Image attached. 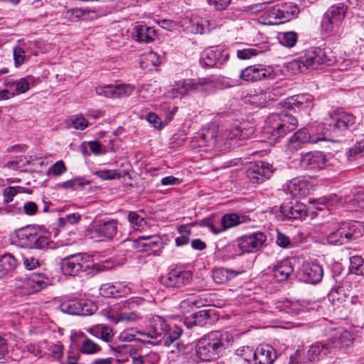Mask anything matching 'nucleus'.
Masks as SVG:
<instances>
[{"label":"nucleus","instance_id":"nucleus-1","mask_svg":"<svg viewBox=\"0 0 364 364\" xmlns=\"http://www.w3.org/2000/svg\"><path fill=\"white\" fill-rule=\"evenodd\" d=\"M330 61L324 49L314 47L306 50L299 58L288 63L287 68L291 73L296 75L319 69Z\"/></svg>","mask_w":364,"mask_h":364},{"label":"nucleus","instance_id":"nucleus-2","mask_svg":"<svg viewBox=\"0 0 364 364\" xmlns=\"http://www.w3.org/2000/svg\"><path fill=\"white\" fill-rule=\"evenodd\" d=\"M348 6L343 3L331 5L323 14L321 21V31L323 34L341 39L344 36V20Z\"/></svg>","mask_w":364,"mask_h":364},{"label":"nucleus","instance_id":"nucleus-3","mask_svg":"<svg viewBox=\"0 0 364 364\" xmlns=\"http://www.w3.org/2000/svg\"><path fill=\"white\" fill-rule=\"evenodd\" d=\"M230 341L228 332L212 331L202 337L196 346L198 357L203 361L218 358Z\"/></svg>","mask_w":364,"mask_h":364},{"label":"nucleus","instance_id":"nucleus-4","mask_svg":"<svg viewBox=\"0 0 364 364\" xmlns=\"http://www.w3.org/2000/svg\"><path fill=\"white\" fill-rule=\"evenodd\" d=\"M355 124V117L353 114L343 110H336L318 126V131H321L322 135L325 134L329 137L323 139L324 141H334L333 135H344Z\"/></svg>","mask_w":364,"mask_h":364},{"label":"nucleus","instance_id":"nucleus-5","mask_svg":"<svg viewBox=\"0 0 364 364\" xmlns=\"http://www.w3.org/2000/svg\"><path fill=\"white\" fill-rule=\"evenodd\" d=\"M297 126V119L289 113L282 112L278 114H272L266 121L263 135L270 142H276L288 132L294 130Z\"/></svg>","mask_w":364,"mask_h":364},{"label":"nucleus","instance_id":"nucleus-6","mask_svg":"<svg viewBox=\"0 0 364 364\" xmlns=\"http://www.w3.org/2000/svg\"><path fill=\"white\" fill-rule=\"evenodd\" d=\"M20 246L28 249H45L50 245V239L37 225H27L15 231Z\"/></svg>","mask_w":364,"mask_h":364},{"label":"nucleus","instance_id":"nucleus-7","mask_svg":"<svg viewBox=\"0 0 364 364\" xmlns=\"http://www.w3.org/2000/svg\"><path fill=\"white\" fill-rule=\"evenodd\" d=\"M363 225L358 221L343 222L338 224L331 232L327 240L330 244L342 245L362 236Z\"/></svg>","mask_w":364,"mask_h":364},{"label":"nucleus","instance_id":"nucleus-8","mask_svg":"<svg viewBox=\"0 0 364 364\" xmlns=\"http://www.w3.org/2000/svg\"><path fill=\"white\" fill-rule=\"evenodd\" d=\"M118 221L115 219L101 220L92 224L87 230L86 236L91 240L100 242L110 240L117 235Z\"/></svg>","mask_w":364,"mask_h":364},{"label":"nucleus","instance_id":"nucleus-9","mask_svg":"<svg viewBox=\"0 0 364 364\" xmlns=\"http://www.w3.org/2000/svg\"><path fill=\"white\" fill-rule=\"evenodd\" d=\"M61 265L65 274L75 276L82 272L90 274L93 264L88 255L79 253L63 259Z\"/></svg>","mask_w":364,"mask_h":364},{"label":"nucleus","instance_id":"nucleus-10","mask_svg":"<svg viewBox=\"0 0 364 364\" xmlns=\"http://www.w3.org/2000/svg\"><path fill=\"white\" fill-rule=\"evenodd\" d=\"M329 139V137L325 134L322 135L321 131H318V127L315 130L312 128L311 133H309L306 129H301L289 139L287 148L291 151H296L301 149L305 143L316 144L319 141H324L323 139Z\"/></svg>","mask_w":364,"mask_h":364},{"label":"nucleus","instance_id":"nucleus-11","mask_svg":"<svg viewBox=\"0 0 364 364\" xmlns=\"http://www.w3.org/2000/svg\"><path fill=\"white\" fill-rule=\"evenodd\" d=\"M118 362H124L128 360V356H131L133 364H157L159 360V356L156 353L150 352L144 355L132 356L134 348L131 345L124 344L117 346L113 348Z\"/></svg>","mask_w":364,"mask_h":364},{"label":"nucleus","instance_id":"nucleus-12","mask_svg":"<svg viewBox=\"0 0 364 364\" xmlns=\"http://www.w3.org/2000/svg\"><path fill=\"white\" fill-rule=\"evenodd\" d=\"M254 128L245 123L236 126L234 129H227L221 133V141H224V149H229L240 146L238 140L248 139L254 134Z\"/></svg>","mask_w":364,"mask_h":364},{"label":"nucleus","instance_id":"nucleus-13","mask_svg":"<svg viewBox=\"0 0 364 364\" xmlns=\"http://www.w3.org/2000/svg\"><path fill=\"white\" fill-rule=\"evenodd\" d=\"M228 58V50L220 46H213L200 54V63L204 67L218 66L225 63Z\"/></svg>","mask_w":364,"mask_h":364},{"label":"nucleus","instance_id":"nucleus-14","mask_svg":"<svg viewBox=\"0 0 364 364\" xmlns=\"http://www.w3.org/2000/svg\"><path fill=\"white\" fill-rule=\"evenodd\" d=\"M276 76L274 68L262 65H252L242 70L240 78L246 82H255L264 79H274Z\"/></svg>","mask_w":364,"mask_h":364},{"label":"nucleus","instance_id":"nucleus-15","mask_svg":"<svg viewBox=\"0 0 364 364\" xmlns=\"http://www.w3.org/2000/svg\"><path fill=\"white\" fill-rule=\"evenodd\" d=\"M326 155L321 151H309L301 154L299 164L307 171L317 172L323 169L327 164Z\"/></svg>","mask_w":364,"mask_h":364},{"label":"nucleus","instance_id":"nucleus-16","mask_svg":"<svg viewBox=\"0 0 364 364\" xmlns=\"http://www.w3.org/2000/svg\"><path fill=\"white\" fill-rule=\"evenodd\" d=\"M272 173V166L260 161L252 164L247 170L246 174L252 183L259 184L269 178Z\"/></svg>","mask_w":364,"mask_h":364},{"label":"nucleus","instance_id":"nucleus-17","mask_svg":"<svg viewBox=\"0 0 364 364\" xmlns=\"http://www.w3.org/2000/svg\"><path fill=\"white\" fill-rule=\"evenodd\" d=\"M32 353L36 356L41 358L47 356L55 360H60L64 354L63 345L60 341L56 343H47L46 341L41 342L37 346H32Z\"/></svg>","mask_w":364,"mask_h":364},{"label":"nucleus","instance_id":"nucleus-18","mask_svg":"<svg viewBox=\"0 0 364 364\" xmlns=\"http://www.w3.org/2000/svg\"><path fill=\"white\" fill-rule=\"evenodd\" d=\"M299 13V9L296 4L284 2L272 6L269 11V16L284 23L296 17Z\"/></svg>","mask_w":364,"mask_h":364},{"label":"nucleus","instance_id":"nucleus-19","mask_svg":"<svg viewBox=\"0 0 364 364\" xmlns=\"http://www.w3.org/2000/svg\"><path fill=\"white\" fill-rule=\"evenodd\" d=\"M193 142H196L198 146H214L218 144L220 147L224 149V141H221V134L217 135V129L211 127L205 130H203L193 137Z\"/></svg>","mask_w":364,"mask_h":364},{"label":"nucleus","instance_id":"nucleus-20","mask_svg":"<svg viewBox=\"0 0 364 364\" xmlns=\"http://www.w3.org/2000/svg\"><path fill=\"white\" fill-rule=\"evenodd\" d=\"M239 246L244 252H253L258 250L267 240L266 235L261 232L243 235L238 238Z\"/></svg>","mask_w":364,"mask_h":364},{"label":"nucleus","instance_id":"nucleus-21","mask_svg":"<svg viewBox=\"0 0 364 364\" xmlns=\"http://www.w3.org/2000/svg\"><path fill=\"white\" fill-rule=\"evenodd\" d=\"M191 279L192 274L189 271L173 269L161 277V283L168 287H179L189 283Z\"/></svg>","mask_w":364,"mask_h":364},{"label":"nucleus","instance_id":"nucleus-22","mask_svg":"<svg viewBox=\"0 0 364 364\" xmlns=\"http://www.w3.org/2000/svg\"><path fill=\"white\" fill-rule=\"evenodd\" d=\"M301 273L302 279L307 283L317 284L323 278V269L322 267L313 262H306L303 264Z\"/></svg>","mask_w":364,"mask_h":364},{"label":"nucleus","instance_id":"nucleus-23","mask_svg":"<svg viewBox=\"0 0 364 364\" xmlns=\"http://www.w3.org/2000/svg\"><path fill=\"white\" fill-rule=\"evenodd\" d=\"M282 214L288 220H304L307 216L306 206L301 203L288 202L280 207Z\"/></svg>","mask_w":364,"mask_h":364},{"label":"nucleus","instance_id":"nucleus-24","mask_svg":"<svg viewBox=\"0 0 364 364\" xmlns=\"http://www.w3.org/2000/svg\"><path fill=\"white\" fill-rule=\"evenodd\" d=\"M185 83L188 95L206 93L215 86V82L210 77L185 80Z\"/></svg>","mask_w":364,"mask_h":364},{"label":"nucleus","instance_id":"nucleus-25","mask_svg":"<svg viewBox=\"0 0 364 364\" xmlns=\"http://www.w3.org/2000/svg\"><path fill=\"white\" fill-rule=\"evenodd\" d=\"M132 246L141 252L155 253L162 247L161 239L157 235L141 236L133 241Z\"/></svg>","mask_w":364,"mask_h":364},{"label":"nucleus","instance_id":"nucleus-26","mask_svg":"<svg viewBox=\"0 0 364 364\" xmlns=\"http://www.w3.org/2000/svg\"><path fill=\"white\" fill-rule=\"evenodd\" d=\"M313 188V184L306 178H294L287 183V190L295 198L308 196Z\"/></svg>","mask_w":364,"mask_h":364},{"label":"nucleus","instance_id":"nucleus-27","mask_svg":"<svg viewBox=\"0 0 364 364\" xmlns=\"http://www.w3.org/2000/svg\"><path fill=\"white\" fill-rule=\"evenodd\" d=\"M309 203L318 210H323L324 209L331 210L340 207L343 202L338 196L331 194L319 198L316 200H309Z\"/></svg>","mask_w":364,"mask_h":364},{"label":"nucleus","instance_id":"nucleus-28","mask_svg":"<svg viewBox=\"0 0 364 364\" xmlns=\"http://www.w3.org/2000/svg\"><path fill=\"white\" fill-rule=\"evenodd\" d=\"M254 355L255 364H272L277 358L274 348L269 345L258 346Z\"/></svg>","mask_w":364,"mask_h":364},{"label":"nucleus","instance_id":"nucleus-29","mask_svg":"<svg viewBox=\"0 0 364 364\" xmlns=\"http://www.w3.org/2000/svg\"><path fill=\"white\" fill-rule=\"evenodd\" d=\"M331 348L330 342H316L312 344L306 351L309 362L318 361L323 358L330 352Z\"/></svg>","mask_w":364,"mask_h":364},{"label":"nucleus","instance_id":"nucleus-30","mask_svg":"<svg viewBox=\"0 0 364 364\" xmlns=\"http://www.w3.org/2000/svg\"><path fill=\"white\" fill-rule=\"evenodd\" d=\"M314 101V97L309 94H300L292 96L286 100L280 105L282 107L288 109H292L295 107L305 108L311 107Z\"/></svg>","mask_w":364,"mask_h":364},{"label":"nucleus","instance_id":"nucleus-31","mask_svg":"<svg viewBox=\"0 0 364 364\" xmlns=\"http://www.w3.org/2000/svg\"><path fill=\"white\" fill-rule=\"evenodd\" d=\"M222 228H216L213 223L208 225V228L214 234H218L225 230L235 227L241 223L240 217L236 213H227L221 218Z\"/></svg>","mask_w":364,"mask_h":364},{"label":"nucleus","instance_id":"nucleus-32","mask_svg":"<svg viewBox=\"0 0 364 364\" xmlns=\"http://www.w3.org/2000/svg\"><path fill=\"white\" fill-rule=\"evenodd\" d=\"M94 337L101 339L105 343H109L113 340V329L105 324H97L86 329Z\"/></svg>","mask_w":364,"mask_h":364},{"label":"nucleus","instance_id":"nucleus-33","mask_svg":"<svg viewBox=\"0 0 364 364\" xmlns=\"http://www.w3.org/2000/svg\"><path fill=\"white\" fill-rule=\"evenodd\" d=\"M188 26L187 29L190 33L194 34H203L207 32H210L215 28L213 23L210 21L200 19L198 18H192L189 20Z\"/></svg>","mask_w":364,"mask_h":364},{"label":"nucleus","instance_id":"nucleus-34","mask_svg":"<svg viewBox=\"0 0 364 364\" xmlns=\"http://www.w3.org/2000/svg\"><path fill=\"white\" fill-rule=\"evenodd\" d=\"M85 303L77 300L70 299L62 302L60 305V311L71 315H85Z\"/></svg>","mask_w":364,"mask_h":364},{"label":"nucleus","instance_id":"nucleus-35","mask_svg":"<svg viewBox=\"0 0 364 364\" xmlns=\"http://www.w3.org/2000/svg\"><path fill=\"white\" fill-rule=\"evenodd\" d=\"M133 30V38L138 42L150 43L156 33L153 28L145 25H136Z\"/></svg>","mask_w":364,"mask_h":364},{"label":"nucleus","instance_id":"nucleus-36","mask_svg":"<svg viewBox=\"0 0 364 364\" xmlns=\"http://www.w3.org/2000/svg\"><path fill=\"white\" fill-rule=\"evenodd\" d=\"M294 268L289 260H284L278 263L273 269L274 277L279 282L287 280L293 273Z\"/></svg>","mask_w":364,"mask_h":364},{"label":"nucleus","instance_id":"nucleus-37","mask_svg":"<svg viewBox=\"0 0 364 364\" xmlns=\"http://www.w3.org/2000/svg\"><path fill=\"white\" fill-rule=\"evenodd\" d=\"M80 336L82 340L80 343L79 350L82 354L94 355L102 350L101 346L88 338L84 333H80Z\"/></svg>","mask_w":364,"mask_h":364},{"label":"nucleus","instance_id":"nucleus-38","mask_svg":"<svg viewBox=\"0 0 364 364\" xmlns=\"http://www.w3.org/2000/svg\"><path fill=\"white\" fill-rule=\"evenodd\" d=\"M238 273L234 270L225 268H215L212 273L214 282L218 284H223L234 279Z\"/></svg>","mask_w":364,"mask_h":364},{"label":"nucleus","instance_id":"nucleus-39","mask_svg":"<svg viewBox=\"0 0 364 364\" xmlns=\"http://www.w3.org/2000/svg\"><path fill=\"white\" fill-rule=\"evenodd\" d=\"M17 266V261L10 254H6L0 258V278L12 272Z\"/></svg>","mask_w":364,"mask_h":364},{"label":"nucleus","instance_id":"nucleus-40","mask_svg":"<svg viewBox=\"0 0 364 364\" xmlns=\"http://www.w3.org/2000/svg\"><path fill=\"white\" fill-rule=\"evenodd\" d=\"M153 328L151 330L154 334H156L157 341L159 343L163 340V338L166 335L168 330L170 328L169 325L165 318L161 316H156L154 318Z\"/></svg>","mask_w":364,"mask_h":364},{"label":"nucleus","instance_id":"nucleus-41","mask_svg":"<svg viewBox=\"0 0 364 364\" xmlns=\"http://www.w3.org/2000/svg\"><path fill=\"white\" fill-rule=\"evenodd\" d=\"M26 282L32 287L35 291H38L50 284L51 279L45 274H32Z\"/></svg>","mask_w":364,"mask_h":364},{"label":"nucleus","instance_id":"nucleus-42","mask_svg":"<svg viewBox=\"0 0 364 364\" xmlns=\"http://www.w3.org/2000/svg\"><path fill=\"white\" fill-rule=\"evenodd\" d=\"M166 97L168 99L174 100L182 98L188 95L185 80L176 82L172 87L166 92Z\"/></svg>","mask_w":364,"mask_h":364},{"label":"nucleus","instance_id":"nucleus-43","mask_svg":"<svg viewBox=\"0 0 364 364\" xmlns=\"http://www.w3.org/2000/svg\"><path fill=\"white\" fill-rule=\"evenodd\" d=\"M281 311L293 316L299 315L306 311V307L299 301H291L287 300L279 306Z\"/></svg>","mask_w":364,"mask_h":364},{"label":"nucleus","instance_id":"nucleus-44","mask_svg":"<svg viewBox=\"0 0 364 364\" xmlns=\"http://www.w3.org/2000/svg\"><path fill=\"white\" fill-rule=\"evenodd\" d=\"M139 63L142 69H147L150 66L154 67L160 63V57L154 51L147 52L141 55Z\"/></svg>","mask_w":364,"mask_h":364},{"label":"nucleus","instance_id":"nucleus-45","mask_svg":"<svg viewBox=\"0 0 364 364\" xmlns=\"http://www.w3.org/2000/svg\"><path fill=\"white\" fill-rule=\"evenodd\" d=\"M223 257L226 259H232L237 256L241 255L243 252L239 246V240H237V242H232L228 243L221 250H220Z\"/></svg>","mask_w":364,"mask_h":364},{"label":"nucleus","instance_id":"nucleus-46","mask_svg":"<svg viewBox=\"0 0 364 364\" xmlns=\"http://www.w3.org/2000/svg\"><path fill=\"white\" fill-rule=\"evenodd\" d=\"M203 305L202 299L196 294H191L181 301L180 309L182 311H188L190 308L193 306L200 307Z\"/></svg>","mask_w":364,"mask_h":364},{"label":"nucleus","instance_id":"nucleus-47","mask_svg":"<svg viewBox=\"0 0 364 364\" xmlns=\"http://www.w3.org/2000/svg\"><path fill=\"white\" fill-rule=\"evenodd\" d=\"M352 336L350 333L346 330H341L339 331V337L336 341L332 343L331 347H338V348H346L349 346L352 343Z\"/></svg>","mask_w":364,"mask_h":364},{"label":"nucleus","instance_id":"nucleus-48","mask_svg":"<svg viewBox=\"0 0 364 364\" xmlns=\"http://www.w3.org/2000/svg\"><path fill=\"white\" fill-rule=\"evenodd\" d=\"M255 350L249 346H241L235 350V355L247 364L255 360Z\"/></svg>","mask_w":364,"mask_h":364},{"label":"nucleus","instance_id":"nucleus-49","mask_svg":"<svg viewBox=\"0 0 364 364\" xmlns=\"http://www.w3.org/2000/svg\"><path fill=\"white\" fill-rule=\"evenodd\" d=\"M117 84L99 86L96 88L98 95L109 98H117Z\"/></svg>","mask_w":364,"mask_h":364},{"label":"nucleus","instance_id":"nucleus-50","mask_svg":"<svg viewBox=\"0 0 364 364\" xmlns=\"http://www.w3.org/2000/svg\"><path fill=\"white\" fill-rule=\"evenodd\" d=\"M89 183V181L84 178H75L63 182L61 184V187L65 189L78 190L82 188L85 186Z\"/></svg>","mask_w":364,"mask_h":364},{"label":"nucleus","instance_id":"nucleus-51","mask_svg":"<svg viewBox=\"0 0 364 364\" xmlns=\"http://www.w3.org/2000/svg\"><path fill=\"white\" fill-rule=\"evenodd\" d=\"M38 158L36 156H17L15 159L16 163L18 166V171H28L31 166L33 165L35 160H37Z\"/></svg>","mask_w":364,"mask_h":364},{"label":"nucleus","instance_id":"nucleus-52","mask_svg":"<svg viewBox=\"0 0 364 364\" xmlns=\"http://www.w3.org/2000/svg\"><path fill=\"white\" fill-rule=\"evenodd\" d=\"M212 311L211 310H200L198 312L193 314L195 318V323L197 326H203L210 323L211 318Z\"/></svg>","mask_w":364,"mask_h":364},{"label":"nucleus","instance_id":"nucleus-53","mask_svg":"<svg viewBox=\"0 0 364 364\" xmlns=\"http://www.w3.org/2000/svg\"><path fill=\"white\" fill-rule=\"evenodd\" d=\"M136 341L151 344H158L156 334L149 329L147 332L137 331Z\"/></svg>","mask_w":364,"mask_h":364},{"label":"nucleus","instance_id":"nucleus-54","mask_svg":"<svg viewBox=\"0 0 364 364\" xmlns=\"http://www.w3.org/2000/svg\"><path fill=\"white\" fill-rule=\"evenodd\" d=\"M361 154L364 155V139L357 142L347 153L349 161L356 160Z\"/></svg>","mask_w":364,"mask_h":364},{"label":"nucleus","instance_id":"nucleus-55","mask_svg":"<svg viewBox=\"0 0 364 364\" xmlns=\"http://www.w3.org/2000/svg\"><path fill=\"white\" fill-rule=\"evenodd\" d=\"M13 58L16 68L23 65L26 60V53L24 49L20 46H16L13 48Z\"/></svg>","mask_w":364,"mask_h":364},{"label":"nucleus","instance_id":"nucleus-56","mask_svg":"<svg viewBox=\"0 0 364 364\" xmlns=\"http://www.w3.org/2000/svg\"><path fill=\"white\" fill-rule=\"evenodd\" d=\"M67 171L65 163L60 160L56 161L47 171V175L60 176Z\"/></svg>","mask_w":364,"mask_h":364},{"label":"nucleus","instance_id":"nucleus-57","mask_svg":"<svg viewBox=\"0 0 364 364\" xmlns=\"http://www.w3.org/2000/svg\"><path fill=\"white\" fill-rule=\"evenodd\" d=\"M308 363L306 352L299 349L290 355L289 360V364H306Z\"/></svg>","mask_w":364,"mask_h":364},{"label":"nucleus","instance_id":"nucleus-58","mask_svg":"<svg viewBox=\"0 0 364 364\" xmlns=\"http://www.w3.org/2000/svg\"><path fill=\"white\" fill-rule=\"evenodd\" d=\"M128 220L132 224L133 228L136 230H141L146 225L144 219L135 212H130L129 213Z\"/></svg>","mask_w":364,"mask_h":364},{"label":"nucleus","instance_id":"nucleus-59","mask_svg":"<svg viewBox=\"0 0 364 364\" xmlns=\"http://www.w3.org/2000/svg\"><path fill=\"white\" fill-rule=\"evenodd\" d=\"M100 290V294L104 296L117 297L119 296V294H117V282L114 284L107 283L102 284Z\"/></svg>","mask_w":364,"mask_h":364},{"label":"nucleus","instance_id":"nucleus-60","mask_svg":"<svg viewBox=\"0 0 364 364\" xmlns=\"http://www.w3.org/2000/svg\"><path fill=\"white\" fill-rule=\"evenodd\" d=\"M297 41V34L294 31H289L282 33V36L280 38L281 43L289 48L294 46Z\"/></svg>","mask_w":364,"mask_h":364},{"label":"nucleus","instance_id":"nucleus-61","mask_svg":"<svg viewBox=\"0 0 364 364\" xmlns=\"http://www.w3.org/2000/svg\"><path fill=\"white\" fill-rule=\"evenodd\" d=\"M31 76L21 78L19 80L12 82V85H15L16 91L18 93H25L29 90L30 80H32Z\"/></svg>","mask_w":364,"mask_h":364},{"label":"nucleus","instance_id":"nucleus-62","mask_svg":"<svg viewBox=\"0 0 364 364\" xmlns=\"http://www.w3.org/2000/svg\"><path fill=\"white\" fill-rule=\"evenodd\" d=\"M95 175L102 180H112L122 176V174L116 170H100L97 171Z\"/></svg>","mask_w":364,"mask_h":364},{"label":"nucleus","instance_id":"nucleus-63","mask_svg":"<svg viewBox=\"0 0 364 364\" xmlns=\"http://www.w3.org/2000/svg\"><path fill=\"white\" fill-rule=\"evenodd\" d=\"M181 334V330L177 329L171 331L169 328L166 333V335H165V336L163 338V340L161 341L159 343H163L166 346H169L178 340L180 338Z\"/></svg>","mask_w":364,"mask_h":364},{"label":"nucleus","instance_id":"nucleus-64","mask_svg":"<svg viewBox=\"0 0 364 364\" xmlns=\"http://www.w3.org/2000/svg\"><path fill=\"white\" fill-rule=\"evenodd\" d=\"M72 127L77 130H85L89 125L88 121L82 115H76L71 119Z\"/></svg>","mask_w":364,"mask_h":364}]
</instances>
